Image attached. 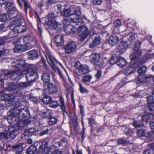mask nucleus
Wrapping results in <instances>:
<instances>
[{"label": "nucleus", "instance_id": "f257e3e1", "mask_svg": "<svg viewBox=\"0 0 154 154\" xmlns=\"http://www.w3.org/2000/svg\"><path fill=\"white\" fill-rule=\"evenodd\" d=\"M7 99L8 100L7 103L10 106H13L15 107L9 110L8 112V116L7 120L8 123L11 124H15L16 121L19 120L18 118H23L25 117L28 111L25 107L21 108L20 103L18 101H14V97L12 95H7Z\"/></svg>", "mask_w": 154, "mask_h": 154}, {"label": "nucleus", "instance_id": "f03ea898", "mask_svg": "<svg viewBox=\"0 0 154 154\" xmlns=\"http://www.w3.org/2000/svg\"><path fill=\"white\" fill-rule=\"evenodd\" d=\"M76 26L77 23H75ZM84 22L81 25L79 24V28L69 24V22L66 19H64L63 21L64 30L66 33L67 35L72 34L76 31L79 35V38L81 41H83L89 35L90 32L88 30L87 28L83 24Z\"/></svg>", "mask_w": 154, "mask_h": 154}, {"label": "nucleus", "instance_id": "7ed1b4c3", "mask_svg": "<svg viewBox=\"0 0 154 154\" xmlns=\"http://www.w3.org/2000/svg\"><path fill=\"white\" fill-rule=\"evenodd\" d=\"M135 51L130 56V58L131 60L130 66L127 67L125 70L124 73L126 76L133 73L135 71V69L140 65V64L144 63L149 59L152 58L154 56L153 54H152L151 56L147 54L142 58L141 60H140L139 63H137L135 60L141 56L142 52L140 50Z\"/></svg>", "mask_w": 154, "mask_h": 154}, {"label": "nucleus", "instance_id": "20e7f679", "mask_svg": "<svg viewBox=\"0 0 154 154\" xmlns=\"http://www.w3.org/2000/svg\"><path fill=\"white\" fill-rule=\"evenodd\" d=\"M81 14V9L79 7H74L72 9L69 8L65 9L61 12V15L62 16L69 17L71 16V22L77 25H81L83 22V20L79 18V16Z\"/></svg>", "mask_w": 154, "mask_h": 154}, {"label": "nucleus", "instance_id": "39448f33", "mask_svg": "<svg viewBox=\"0 0 154 154\" xmlns=\"http://www.w3.org/2000/svg\"><path fill=\"white\" fill-rule=\"evenodd\" d=\"M15 122V124H13L12 123L11 124L16 125V127L9 126L8 127L7 129L6 130L8 133H0V138L8 139V138H11L12 139H14L17 135V133L18 131L21 129L25 125L24 122L20 119L17 120V122L16 121Z\"/></svg>", "mask_w": 154, "mask_h": 154}, {"label": "nucleus", "instance_id": "423d86ee", "mask_svg": "<svg viewBox=\"0 0 154 154\" xmlns=\"http://www.w3.org/2000/svg\"><path fill=\"white\" fill-rule=\"evenodd\" d=\"M22 24V23L20 19H18L12 22L9 25L11 34L14 35L16 33L25 31L26 30V28Z\"/></svg>", "mask_w": 154, "mask_h": 154}, {"label": "nucleus", "instance_id": "0eeeda50", "mask_svg": "<svg viewBox=\"0 0 154 154\" xmlns=\"http://www.w3.org/2000/svg\"><path fill=\"white\" fill-rule=\"evenodd\" d=\"M26 78L27 80L30 79V81L27 82H21L18 85L19 87L22 88H26L28 86L31 84V81L35 80L38 78L37 72L32 69H29L28 72L26 73Z\"/></svg>", "mask_w": 154, "mask_h": 154}, {"label": "nucleus", "instance_id": "6e6552de", "mask_svg": "<svg viewBox=\"0 0 154 154\" xmlns=\"http://www.w3.org/2000/svg\"><path fill=\"white\" fill-rule=\"evenodd\" d=\"M90 60L96 66L100 68L104 67L106 65L107 60H106L100 59V55L97 53L92 54L91 56Z\"/></svg>", "mask_w": 154, "mask_h": 154}, {"label": "nucleus", "instance_id": "1a4fd4ad", "mask_svg": "<svg viewBox=\"0 0 154 154\" xmlns=\"http://www.w3.org/2000/svg\"><path fill=\"white\" fill-rule=\"evenodd\" d=\"M49 59L51 62L50 64L51 67L54 71L59 75L60 77L62 79L63 81L65 80V78L62 73V72L60 69L57 67L56 66V64L57 63V62H59L57 60L53 57V55L49 52Z\"/></svg>", "mask_w": 154, "mask_h": 154}, {"label": "nucleus", "instance_id": "9d476101", "mask_svg": "<svg viewBox=\"0 0 154 154\" xmlns=\"http://www.w3.org/2000/svg\"><path fill=\"white\" fill-rule=\"evenodd\" d=\"M59 30L61 28V25L59 23L56 21L54 15L51 17L49 16V28Z\"/></svg>", "mask_w": 154, "mask_h": 154}, {"label": "nucleus", "instance_id": "9b49d317", "mask_svg": "<svg viewBox=\"0 0 154 154\" xmlns=\"http://www.w3.org/2000/svg\"><path fill=\"white\" fill-rule=\"evenodd\" d=\"M21 69H18L17 70V71H4L2 70H0V76H2L3 75H5V76H9V77H14V78H17V75L19 73L20 74L21 73V72H20V70Z\"/></svg>", "mask_w": 154, "mask_h": 154}, {"label": "nucleus", "instance_id": "f8f14e48", "mask_svg": "<svg viewBox=\"0 0 154 154\" xmlns=\"http://www.w3.org/2000/svg\"><path fill=\"white\" fill-rule=\"evenodd\" d=\"M77 47L75 43L73 42L68 43L64 47L65 50V53L66 54H70L74 51Z\"/></svg>", "mask_w": 154, "mask_h": 154}, {"label": "nucleus", "instance_id": "ddd939ff", "mask_svg": "<svg viewBox=\"0 0 154 154\" xmlns=\"http://www.w3.org/2000/svg\"><path fill=\"white\" fill-rule=\"evenodd\" d=\"M75 67L79 70V72L82 74H85L89 72L88 67L83 66L79 62H77L75 63Z\"/></svg>", "mask_w": 154, "mask_h": 154}, {"label": "nucleus", "instance_id": "4468645a", "mask_svg": "<svg viewBox=\"0 0 154 154\" xmlns=\"http://www.w3.org/2000/svg\"><path fill=\"white\" fill-rule=\"evenodd\" d=\"M129 47L128 44L126 41H122L119 44L117 48L118 51L120 55L123 54L126 49Z\"/></svg>", "mask_w": 154, "mask_h": 154}, {"label": "nucleus", "instance_id": "2eb2a0df", "mask_svg": "<svg viewBox=\"0 0 154 154\" xmlns=\"http://www.w3.org/2000/svg\"><path fill=\"white\" fill-rule=\"evenodd\" d=\"M39 151L42 154H48V143L47 141H43L42 142L39 148Z\"/></svg>", "mask_w": 154, "mask_h": 154}, {"label": "nucleus", "instance_id": "dca6fc26", "mask_svg": "<svg viewBox=\"0 0 154 154\" xmlns=\"http://www.w3.org/2000/svg\"><path fill=\"white\" fill-rule=\"evenodd\" d=\"M119 41L118 36L115 35L109 37L108 42L110 46H112L117 44Z\"/></svg>", "mask_w": 154, "mask_h": 154}, {"label": "nucleus", "instance_id": "f3484780", "mask_svg": "<svg viewBox=\"0 0 154 154\" xmlns=\"http://www.w3.org/2000/svg\"><path fill=\"white\" fill-rule=\"evenodd\" d=\"M35 41V38L33 36L28 35L25 36L23 38L24 42L27 45H32Z\"/></svg>", "mask_w": 154, "mask_h": 154}, {"label": "nucleus", "instance_id": "a211bd4d", "mask_svg": "<svg viewBox=\"0 0 154 154\" xmlns=\"http://www.w3.org/2000/svg\"><path fill=\"white\" fill-rule=\"evenodd\" d=\"M5 8L8 12L17 11V10L13 2H8L5 5Z\"/></svg>", "mask_w": 154, "mask_h": 154}, {"label": "nucleus", "instance_id": "6ab92c4d", "mask_svg": "<svg viewBox=\"0 0 154 154\" xmlns=\"http://www.w3.org/2000/svg\"><path fill=\"white\" fill-rule=\"evenodd\" d=\"M29 47L28 45H18L14 48V51L16 52H23L28 49Z\"/></svg>", "mask_w": 154, "mask_h": 154}, {"label": "nucleus", "instance_id": "aec40b11", "mask_svg": "<svg viewBox=\"0 0 154 154\" xmlns=\"http://www.w3.org/2000/svg\"><path fill=\"white\" fill-rule=\"evenodd\" d=\"M37 130L35 128H31L26 131L22 135L21 137L25 139L27 136L30 137Z\"/></svg>", "mask_w": 154, "mask_h": 154}, {"label": "nucleus", "instance_id": "412c9836", "mask_svg": "<svg viewBox=\"0 0 154 154\" xmlns=\"http://www.w3.org/2000/svg\"><path fill=\"white\" fill-rule=\"evenodd\" d=\"M147 102L149 105L150 110H154V102L153 97L152 96H150L147 97Z\"/></svg>", "mask_w": 154, "mask_h": 154}, {"label": "nucleus", "instance_id": "4be33fe9", "mask_svg": "<svg viewBox=\"0 0 154 154\" xmlns=\"http://www.w3.org/2000/svg\"><path fill=\"white\" fill-rule=\"evenodd\" d=\"M55 42L58 46H63L64 44V41L63 37L57 35L54 38Z\"/></svg>", "mask_w": 154, "mask_h": 154}, {"label": "nucleus", "instance_id": "5701e85b", "mask_svg": "<svg viewBox=\"0 0 154 154\" xmlns=\"http://www.w3.org/2000/svg\"><path fill=\"white\" fill-rule=\"evenodd\" d=\"M127 62L125 59L119 57L117 58V65L119 67H123L126 64Z\"/></svg>", "mask_w": 154, "mask_h": 154}, {"label": "nucleus", "instance_id": "b1692460", "mask_svg": "<svg viewBox=\"0 0 154 154\" xmlns=\"http://www.w3.org/2000/svg\"><path fill=\"white\" fill-rule=\"evenodd\" d=\"M154 119V115L152 114H149L146 115H143L142 117L143 121L149 122Z\"/></svg>", "mask_w": 154, "mask_h": 154}, {"label": "nucleus", "instance_id": "393cba45", "mask_svg": "<svg viewBox=\"0 0 154 154\" xmlns=\"http://www.w3.org/2000/svg\"><path fill=\"white\" fill-rule=\"evenodd\" d=\"M13 63H15L16 65H13L16 68H20L24 67L25 65V61L21 60H17L16 61L13 62Z\"/></svg>", "mask_w": 154, "mask_h": 154}, {"label": "nucleus", "instance_id": "a878e982", "mask_svg": "<svg viewBox=\"0 0 154 154\" xmlns=\"http://www.w3.org/2000/svg\"><path fill=\"white\" fill-rule=\"evenodd\" d=\"M152 75H149L148 77L145 74H139L138 78L139 82L141 83L145 82L147 80V79L150 78L152 77Z\"/></svg>", "mask_w": 154, "mask_h": 154}, {"label": "nucleus", "instance_id": "bb28decb", "mask_svg": "<svg viewBox=\"0 0 154 154\" xmlns=\"http://www.w3.org/2000/svg\"><path fill=\"white\" fill-rule=\"evenodd\" d=\"M101 42V39L100 37H97L93 40L91 43H90V47L91 48H93L94 47L99 45Z\"/></svg>", "mask_w": 154, "mask_h": 154}, {"label": "nucleus", "instance_id": "cd10ccee", "mask_svg": "<svg viewBox=\"0 0 154 154\" xmlns=\"http://www.w3.org/2000/svg\"><path fill=\"white\" fill-rule=\"evenodd\" d=\"M60 102L61 104L60 108L63 112V115L64 116L65 114H67V112L66 109L64 99L61 96L60 97Z\"/></svg>", "mask_w": 154, "mask_h": 154}, {"label": "nucleus", "instance_id": "c85d7f7f", "mask_svg": "<svg viewBox=\"0 0 154 154\" xmlns=\"http://www.w3.org/2000/svg\"><path fill=\"white\" fill-rule=\"evenodd\" d=\"M29 58L31 60L35 59L38 57V53L35 50H32L27 53Z\"/></svg>", "mask_w": 154, "mask_h": 154}, {"label": "nucleus", "instance_id": "c756f323", "mask_svg": "<svg viewBox=\"0 0 154 154\" xmlns=\"http://www.w3.org/2000/svg\"><path fill=\"white\" fill-rule=\"evenodd\" d=\"M58 88L56 85L52 83H49V91L51 94H54L57 91Z\"/></svg>", "mask_w": 154, "mask_h": 154}, {"label": "nucleus", "instance_id": "7c9ffc66", "mask_svg": "<svg viewBox=\"0 0 154 154\" xmlns=\"http://www.w3.org/2000/svg\"><path fill=\"white\" fill-rule=\"evenodd\" d=\"M49 105L51 107L55 108L58 106L59 104L57 102L53 101L52 98L49 96Z\"/></svg>", "mask_w": 154, "mask_h": 154}, {"label": "nucleus", "instance_id": "2f4dec72", "mask_svg": "<svg viewBox=\"0 0 154 154\" xmlns=\"http://www.w3.org/2000/svg\"><path fill=\"white\" fill-rule=\"evenodd\" d=\"M36 150V147L34 145H32L28 148L26 151L27 154H34Z\"/></svg>", "mask_w": 154, "mask_h": 154}, {"label": "nucleus", "instance_id": "473e14b6", "mask_svg": "<svg viewBox=\"0 0 154 154\" xmlns=\"http://www.w3.org/2000/svg\"><path fill=\"white\" fill-rule=\"evenodd\" d=\"M56 118L52 116L50 114L49 116V125H53L55 124L57 122Z\"/></svg>", "mask_w": 154, "mask_h": 154}, {"label": "nucleus", "instance_id": "72a5a7b5", "mask_svg": "<svg viewBox=\"0 0 154 154\" xmlns=\"http://www.w3.org/2000/svg\"><path fill=\"white\" fill-rule=\"evenodd\" d=\"M48 92L47 89H45L43 91L44 97L42 99V101L44 104H47L48 103V96L47 94Z\"/></svg>", "mask_w": 154, "mask_h": 154}, {"label": "nucleus", "instance_id": "f704fd0d", "mask_svg": "<svg viewBox=\"0 0 154 154\" xmlns=\"http://www.w3.org/2000/svg\"><path fill=\"white\" fill-rule=\"evenodd\" d=\"M42 79L44 82V86L46 87V89H47L48 88V76L45 74H44L42 75Z\"/></svg>", "mask_w": 154, "mask_h": 154}, {"label": "nucleus", "instance_id": "c9c22d12", "mask_svg": "<svg viewBox=\"0 0 154 154\" xmlns=\"http://www.w3.org/2000/svg\"><path fill=\"white\" fill-rule=\"evenodd\" d=\"M135 34L131 32L129 33L127 35V38L128 41L130 43H133L135 39Z\"/></svg>", "mask_w": 154, "mask_h": 154}, {"label": "nucleus", "instance_id": "e433bc0d", "mask_svg": "<svg viewBox=\"0 0 154 154\" xmlns=\"http://www.w3.org/2000/svg\"><path fill=\"white\" fill-rule=\"evenodd\" d=\"M146 135V137L148 139L151 141H154V131L151 132L148 131Z\"/></svg>", "mask_w": 154, "mask_h": 154}, {"label": "nucleus", "instance_id": "4c0bfd02", "mask_svg": "<svg viewBox=\"0 0 154 154\" xmlns=\"http://www.w3.org/2000/svg\"><path fill=\"white\" fill-rule=\"evenodd\" d=\"M147 130H145L143 129H140L138 130L137 131V134L139 137H146V133L148 132Z\"/></svg>", "mask_w": 154, "mask_h": 154}, {"label": "nucleus", "instance_id": "58836bf2", "mask_svg": "<svg viewBox=\"0 0 154 154\" xmlns=\"http://www.w3.org/2000/svg\"><path fill=\"white\" fill-rule=\"evenodd\" d=\"M79 90L81 93H88V90L83 86L80 83H79Z\"/></svg>", "mask_w": 154, "mask_h": 154}, {"label": "nucleus", "instance_id": "ea45409f", "mask_svg": "<svg viewBox=\"0 0 154 154\" xmlns=\"http://www.w3.org/2000/svg\"><path fill=\"white\" fill-rule=\"evenodd\" d=\"M92 78V77L91 75H87L83 77L82 81L84 82H89L91 81Z\"/></svg>", "mask_w": 154, "mask_h": 154}, {"label": "nucleus", "instance_id": "a19ab883", "mask_svg": "<svg viewBox=\"0 0 154 154\" xmlns=\"http://www.w3.org/2000/svg\"><path fill=\"white\" fill-rule=\"evenodd\" d=\"M133 125L135 128H137L143 126L142 122L140 121H135L133 123Z\"/></svg>", "mask_w": 154, "mask_h": 154}, {"label": "nucleus", "instance_id": "79ce46f5", "mask_svg": "<svg viewBox=\"0 0 154 154\" xmlns=\"http://www.w3.org/2000/svg\"><path fill=\"white\" fill-rule=\"evenodd\" d=\"M141 45V42L139 41H137L135 44L134 47V51L139 50V49Z\"/></svg>", "mask_w": 154, "mask_h": 154}, {"label": "nucleus", "instance_id": "37998d69", "mask_svg": "<svg viewBox=\"0 0 154 154\" xmlns=\"http://www.w3.org/2000/svg\"><path fill=\"white\" fill-rule=\"evenodd\" d=\"M146 70V67L144 66H143L139 69L137 72L139 74H145V73Z\"/></svg>", "mask_w": 154, "mask_h": 154}, {"label": "nucleus", "instance_id": "c03bdc74", "mask_svg": "<svg viewBox=\"0 0 154 154\" xmlns=\"http://www.w3.org/2000/svg\"><path fill=\"white\" fill-rule=\"evenodd\" d=\"M70 119V120L72 122L75 124H76L77 122V117L75 116V114L72 113L71 114Z\"/></svg>", "mask_w": 154, "mask_h": 154}, {"label": "nucleus", "instance_id": "a18cd8bd", "mask_svg": "<svg viewBox=\"0 0 154 154\" xmlns=\"http://www.w3.org/2000/svg\"><path fill=\"white\" fill-rule=\"evenodd\" d=\"M17 89V86L14 83L11 84L9 86L8 88V91H14Z\"/></svg>", "mask_w": 154, "mask_h": 154}, {"label": "nucleus", "instance_id": "49530a36", "mask_svg": "<svg viewBox=\"0 0 154 154\" xmlns=\"http://www.w3.org/2000/svg\"><path fill=\"white\" fill-rule=\"evenodd\" d=\"M8 16L6 14L0 15V21L4 22L6 21L8 19Z\"/></svg>", "mask_w": 154, "mask_h": 154}, {"label": "nucleus", "instance_id": "de8ad7c7", "mask_svg": "<svg viewBox=\"0 0 154 154\" xmlns=\"http://www.w3.org/2000/svg\"><path fill=\"white\" fill-rule=\"evenodd\" d=\"M23 1L24 3V6L25 8V11L26 13L27 11V9L30 8V5L27 0H23Z\"/></svg>", "mask_w": 154, "mask_h": 154}, {"label": "nucleus", "instance_id": "09e8293b", "mask_svg": "<svg viewBox=\"0 0 154 154\" xmlns=\"http://www.w3.org/2000/svg\"><path fill=\"white\" fill-rule=\"evenodd\" d=\"M125 131L126 134L128 136H131L134 134L133 131L132 129L126 128L125 129Z\"/></svg>", "mask_w": 154, "mask_h": 154}, {"label": "nucleus", "instance_id": "8fccbe9b", "mask_svg": "<svg viewBox=\"0 0 154 154\" xmlns=\"http://www.w3.org/2000/svg\"><path fill=\"white\" fill-rule=\"evenodd\" d=\"M59 145L60 146H65L67 144V141L65 138L63 139L60 141L59 142Z\"/></svg>", "mask_w": 154, "mask_h": 154}, {"label": "nucleus", "instance_id": "3c124183", "mask_svg": "<svg viewBox=\"0 0 154 154\" xmlns=\"http://www.w3.org/2000/svg\"><path fill=\"white\" fill-rule=\"evenodd\" d=\"M143 154H154V149L150 148L144 151Z\"/></svg>", "mask_w": 154, "mask_h": 154}, {"label": "nucleus", "instance_id": "603ef678", "mask_svg": "<svg viewBox=\"0 0 154 154\" xmlns=\"http://www.w3.org/2000/svg\"><path fill=\"white\" fill-rule=\"evenodd\" d=\"M121 24V21L119 19L116 20L114 22V25L116 27L120 26Z\"/></svg>", "mask_w": 154, "mask_h": 154}, {"label": "nucleus", "instance_id": "864d4df0", "mask_svg": "<svg viewBox=\"0 0 154 154\" xmlns=\"http://www.w3.org/2000/svg\"><path fill=\"white\" fill-rule=\"evenodd\" d=\"M117 58L115 57H111L109 61V63L112 65H113L115 63H117Z\"/></svg>", "mask_w": 154, "mask_h": 154}, {"label": "nucleus", "instance_id": "5fc2aeb1", "mask_svg": "<svg viewBox=\"0 0 154 154\" xmlns=\"http://www.w3.org/2000/svg\"><path fill=\"white\" fill-rule=\"evenodd\" d=\"M127 82H126L125 80H123L117 86V88L118 89H119L123 86L125 85Z\"/></svg>", "mask_w": 154, "mask_h": 154}, {"label": "nucleus", "instance_id": "6e6d98bb", "mask_svg": "<svg viewBox=\"0 0 154 154\" xmlns=\"http://www.w3.org/2000/svg\"><path fill=\"white\" fill-rule=\"evenodd\" d=\"M92 3L94 5H100L102 2V0H91Z\"/></svg>", "mask_w": 154, "mask_h": 154}, {"label": "nucleus", "instance_id": "4d7b16f0", "mask_svg": "<svg viewBox=\"0 0 154 154\" xmlns=\"http://www.w3.org/2000/svg\"><path fill=\"white\" fill-rule=\"evenodd\" d=\"M13 151L15 152L16 154H21L22 151V147L13 150Z\"/></svg>", "mask_w": 154, "mask_h": 154}, {"label": "nucleus", "instance_id": "13d9d810", "mask_svg": "<svg viewBox=\"0 0 154 154\" xmlns=\"http://www.w3.org/2000/svg\"><path fill=\"white\" fill-rule=\"evenodd\" d=\"M102 75L101 71L100 70L97 71V73L95 75V77L97 79H99L100 78Z\"/></svg>", "mask_w": 154, "mask_h": 154}, {"label": "nucleus", "instance_id": "bf43d9fd", "mask_svg": "<svg viewBox=\"0 0 154 154\" xmlns=\"http://www.w3.org/2000/svg\"><path fill=\"white\" fill-rule=\"evenodd\" d=\"M48 2V0H42L41 2L38 4V6L39 7H41L44 5L45 2L46 3Z\"/></svg>", "mask_w": 154, "mask_h": 154}, {"label": "nucleus", "instance_id": "052dcab7", "mask_svg": "<svg viewBox=\"0 0 154 154\" xmlns=\"http://www.w3.org/2000/svg\"><path fill=\"white\" fill-rule=\"evenodd\" d=\"M89 123L91 126L92 127V125L95 124V120L92 118H90L88 119Z\"/></svg>", "mask_w": 154, "mask_h": 154}, {"label": "nucleus", "instance_id": "680f3d73", "mask_svg": "<svg viewBox=\"0 0 154 154\" xmlns=\"http://www.w3.org/2000/svg\"><path fill=\"white\" fill-rule=\"evenodd\" d=\"M57 63L59 64V65L61 67V68L64 70L65 72H66V75L68 76V77H69V76L67 72L66 71V69L64 68V66H63L62 64L60 62H57Z\"/></svg>", "mask_w": 154, "mask_h": 154}, {"label": "nucleus", "instance_id": "e2e57ef3", "mask_svg": "<svg viewBox=\"0 0 154 154\" xmlns=\"http://www.w3.org/2000/svg\"><path fill=\"white\" fill-rule=\"evenodd\" d=\"M22 145L21 144H18L17 145L13 146H12V148L13 149V150H14L17 148H20V147H22Z\"/></svg>", "mask_w": 154, "mask_h": 154}, {"label": "nucleus", "instance_id": "0e129e2a", "mask_svg": "<svg viewBox=\"0 0 154 154\" xmlns=\"http://www.w3.org/2000/svg\"><path fill=\"white\" fill-rule=\"evenodd\" d=\"M118 143L119 144H122L123 145L125 144V140L121 139H119L118 140Z\"/></svg>", "mask_w": 154, "mask_h": 154}, {"label": "nucleus", "instance_id": "69168bd1", "mask_svg": "<svg viewBox=\"0 0 154 154\" xmlns=\"http://www.w3.org/2000/svg\"><path fill=\"white\" fill-rule=\"evenodd\" d=\"M134 24H135V23L134 21H131L129 23H127V27L133 28V26L134 25Z\"/></svg>", "mask_w": 154, "mask_h": 154}, {"label": "nucleus", "instance_id": "338daca9", "mask_svg": "<svg viewBox=\"0 0 154 154\" xmlns=\"http://www.w3.org/2000/svg\"><path fill=\"white\" fill-rule=\"evenodd\" d=\"M48 132V130L47 128L45 130L43 131L40 133V136H42L47 134Z\"/></svg>", "mask_w": 154, "mask_h": 154}, {"label": "nucleus", "instance_id": "774afa93", "mask_svg": "<svg viewBox=\"0 0 154 154\" xmlns=\"http://www.w3.org/2000/svg\"><path fill=\"white\" fill-rule=\"evenodd\" d=\"M5 42V39L2 38H0V46L4 44Z\"/></svg>", "mask_w": 154, "mask_h": 154}]
</instances>
